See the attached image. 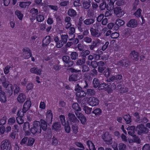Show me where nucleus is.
Returning <instances> with one entry per match:
<instances>
[{
  "label": "nucleus",
  "mask_w": 150,
  "mask_h": 150,
  "mask_svg": "<svg viewBox=\"0 0 150 150\" xmlns=\"http://www.w3.org/2000/svg\"><path fill=\"white\" fill-rule=\"evenodd\" d=\"M40 125V123L39 121H36L34 122L33 127L30 129L31 132L33 134H39L42 131Z\"/></svg>",
  "instance_id": "nucleus-1"
},
{
  "label": "nucleus",
  "mask_w": 150,
  "mask_h": 150,
  "mask_svg": "<svg viewBox=\"0 0 150 150\" xmlns=\"http://www.w3.org/2000/svg\"><path fill=\"white\" fill-rule=\"evenodd\" d=\"M1 150H10L11 145L9 141L7 139L4 140L1 142Z\"/></svg>",
  "instance_id": "nucleus-2"
},
{
  "label": "nucleus",
  "mask_w": 150,
  "mask_h": 150,
  "mask_svg": "<svg viewBox=\"0 0 150 150\" xmlns=\"http://www.w3.org/2000/svg\"><path fill=\"white\" fill-rule=\"evenodd\" d=\"M68 121L70 122V124H78L79 120L77 119L75 115L71 112H69L68 114Z\"/></svg>",
  "instance_id": "nucleus-3"
},
{
  "label": "nucleus",
  "mask_w": 150,
  "mask_h": 150,
  "mask_svg": "<svg viewBox=\"0 0 150 150\" xmlns=\"http://www.w3.org/2000/svg\"><path fill=\"white\" fill-rule=\"evenodd\" d=\"M136 130L137 131L139 135L142 134L147 133L149 132V130L147 128L145 127L143 124H141L138 125L136 128Z\"/></svg>",
  "instance_id": "nucleus-4"
},
{
  "label": "nucleus",
  "mask_w": 150,
  "mask_h": 150,
  "mask_svg": "<svg viewBox=\"0 0 150 150\" xmlns=\"http://www.w3.org/2000/svg\"><path fill=\"white\" fill-rule=\"evenodd\" d=\"M89 104L91 106H94L98 105L99 103L98 99L94 97H90L88 99Z\"/></svg>",
  "instance_id": "nucleus-5"
},
{
  "label": "nucleus",
  "mask_w": 150,
  "mask_h": 150,
  "mask_svg": "<svg viewBox=\"0 0 150 150\" xmlns=\"http://www.w3.org/2000/svg\"><path fill=\"white\" fill-rule=\"evenodd\" d=\"M114 12L117 16L119 17H122L125 13V11L122 10L120 7L115 8L114 9Z\"/></svg>",
  "instance_id": "nucleus-6"
},
{
  "label": "nucleus",
  "mask_w": 150,
  "mask_h": 150,
  "mask_svg": "<svg viewBox=\"0 0 150 150\" xmlns=\"http://www.w3.org/2000/svg\"><path fill=\"white\" fill-rule=\"evenodd\" d=\"M31 105V102L30 100H27L24 103L22 110L21 112L25 113L29 109Z\"/></svg>",
  "instance_id": "nucleus-7"
},
{
  "label": "nucleus",
  "mask_w": 150,
  "mask_h": 150,
  "mask_svg": "<svg viewBox=\"0 0 150 150\" xmlns=\"http://www.w3.org/2000/svg\"><path fill=\"white\" fill-rule=\"evenodd\" d=\"M24 114L23 112H21V111H18V112L17 115L18 116L16 118V120L19 125L22 124L24 122V120L22 117L24 116Z\"/></svg>",
  "instance_id": "nucleus-8"
},
{
  "label": "nucleus",
  "mask_w": 150,
  "mask_h": 150,
  "mask_svg": "<svg viewBox=\"0 0 150 150\" xmlns=\"http://www.w3.org/2000/svg\"><path fill=\"white\" fill-rule=\"evenodd\" d=\"M78 74H73L69 77V81L70 82H74L80 79Z\"/></svg>",
  "instance_id": "nucleus-9"
},
{
  "label": "nucleus",
  "mask_w": 150,
  "mask_h": 150,
  "mask_svg": "<svg viewBox=\"0 0 150 150\" xmlns=\"http://www.w3.org/2000/svg\"><path fill=\"white\" fill-rule=\"evenodd\" d=\"M102 138L106 144H109L111 143V142L112 140V138L110 135L108 133H105L103 136H102Z\"/></svg>",
  "instance_id": "nucleus-10"
},
{
  "label": "nucleus",
  "mask_w": 150,
  "mask_h": 150,
  "mask_svg": "<svg viewBox=\"0 0 150 150\" xmlns=\"http://www.w3.org/2000/svg\"><path fill=\"white\" fill-rule=\"evenodd\" d=\"M75 114L77 117L80 120L81 123L84 124L86 121V117L82 114L78 112H75Z\"/></svg>",
  "instance_id": "nucleus-11"
},
{
  "label": "nucleus",
  "mask_w": 150,
  "mask_h": 150,
  "mask_svg": "<svg viewBox=\"0 0 150 150\" xmlns=\"http://www.w3.org/2000/svg\"><path fill=\"white\" fill-rule=\"evenodd\" d=\"M54 40L56 43V47L57 48H60L65 44L61 40H59V39L57 36L55 37L54 38Z\"/></svg>",
  "instance_id": "nucleus-12"
},
{
  "label": "nucleus",
  "mask_w": 150,
  "mask_h": 150,
  "mask_svg": "<svg viewBox=\"0 0 150 150\" xmlns=\"http://www.w3.org/2000/svg\"><path fill=\"white\" fill-rule=\"evenodd\" d=\"M30 71L32 73L40 75L41 74L42 69L40 68H38L37 67H33L30 69Z\"/></svg>",
  "instance_id": "nucleus-13"
},
{
  "label": "nucleus",
  "mask_w": 150,
  "mask_h": 150,
  "mask_svg": "<svg viewBox=\"0 0 150 150\" xmlns=\"http://www.w3.org/2000/svg\"><path fill=\"white\" fill-rule=\"evenodd\" d=\"M6 100V97L5 96V93L2 90V87L0 86V101L4 103Z\"/></svg>",
  "instance_id": "nucleus-14"
},
{
  "label": "nucleus",
  "mask_w": 150,
  "mask_h": 150,
  "mask_svg": "<svg viewBox=\"0 0 150 150\" xmlns=\"http://www.w3.org/2000/svg\"><path fill=\"white\" fill-rule=\"evenodd\" d=\"M137 21L134 19L130 20L127 24L128 27L132 28L135 27L137 26Z\"/></svg>",
  "instance_id": "nucleus-15"
},
{
  "label": "nucleus",
  "mask_w": 150,
  "mask_h": 150,
  "mask_svg": "<svg viewBox=\"0 0 150 150\" xmlns=\"http://www.w3.org/2000/svg\"><path fill=\"white\" fill-rule=\"evenodd\" d=\"M52 129L57 132H59L61 129L60 124L59 122L53 123L52 125Z\"/></svg>",
  "instance_id": "nucleus-16"
},
{
  "label": "nucleus",
  "mask_w": 150,
  "mask_h": 150,
  "mask_svg": "<svg viewBox=\"0 0 150 150\" xmlns=\"http://www.w3.org/2000/svg\"><path fill=\"white\" fill-rule=\"evenodd\" d=\"M90 31L91 35L94 37H99L101 35L100 33H98L96 30H94L93 28H90Z\"/></svg>",
  "instance_id": "nucleus-17"
},
{
  "label": "nucleus",
  "mask_w": 150,
  "mask_h": 150,
  "mask_svg": "<svg viewBox=\"0 0 150 150\" xmlns=\"http://www.w3.org/2000/svg\"><path fill=\"white\" fill-rule=\"evenodd\" d=\"M130 55L131 58L135 61L139 59V55L138 53L134 50L132 52Z\"/></svg>",
  "instance_id": "nucleus-18"
},
{
  "label": "nucleus",
  "mask_w": 150,
  "mask_h": 150,
  "mask_svg": "<svg viewBox=\"0 0 150 150\" xmlns=\"http://www.w3.org/2000/svg\"><path fill=\"white\" fill-rule=\"evenodd\" d=\"M40 128H42V130L45 131L47 129V122L45 120L41 119L40 122Z\"/></svg>",
  "instance_id": "nucleus-19"
},
{
  "label": "nucleus",
  "mask_w": 150,
  "mask_h": 150,
  "mask_svg": "<svg viewBox=\"0 0 150 150\" xmlns=\"http://www.w3.org/2000/svg\"><path fill=\"white\" fill-rule=\"evenodd\" d=\"M26 99V97L23 93H20L18 97L17 100L21 103H23Z\"/></svg>",
  "instance_id": "nucleus-20"
},
{
  "label": "nucleus",
  "mask_w": 150,
  "mask_h": 150,
  "mask_svg": "<svg viewBox=\"0 0 150 150\" xmlns=\"http://www.w3.org/2000/svg\"><path fill=\"white\" fill-rule=\"evenodd\" d=\"M0 81L3 87L6 88L9 84L8 82L6 80V79L4 76H2L0 79Z\"/></svg>",
  "instance_id": "nucleus-21"
},
{
  "label": "nucleus",
  "mask_w": 150,
  "mask_h": 150,
  "mask_svg": "<svg viewBox=\"0 0 150 150\" xmlns=\"http://www.w3.org/2000/svg\"><path fill=\"white\" fill-rule=\"evenodd\" d=\"M53 118V114L52 111L50 110L47 111L46 112V120L47 121L52 120Z\"/></svg>",
  "instance_id": "nucleus-22"
},
{
  "label": "nucleus",
  "mask_w": 150,
  "mask_h": 150,
  "mask_svg": "<svg viewBox=\"0 0 150 150\" xmlns=\"http://www.w3.org/2000/svg\"><path fill=\"white\" fill-rule=\"evenodd\" d=\"M102 26L100 23H96L93 24L92 26L91 27V28H93L94 29L96 30L98 32L100 30Z\"/></svg>",
  "instance_id": "nucleus-23"
},
{
  "label": "nucleus",
  "mask_w": 150,
  "mask_h": 150,
  "mask_svg": "<svg viewBox=\"0 0 150 150\" xmlns=\"http://www.w3.org/2000/svg\"><path fill=\"white\" fill-rule=\"evenodd\" d=\"M90 51L88 50H86L85 51L83 50L80 53V55L82 58L86 60V56L89 54Z\"/></svg>",
  "instance_id": "nucleus-24"
},
{
  "label": "nucleus",
  "mask_w": 150,
  "mask_h": 150,
  "mask_svg": "<svg viewBox=\"0 0 150 150\" xmlns=\"http://www.w3.org/2000/svg\"><path fill=\"white\" fill-rule=\"evenodd\" d=\"M23 53H26L28 54L27 56H26L27 58H29L31 56L32 53L30 50L28 48L26 47L23 48L22 50Z\"/></svg>",
  "instance_id": "nucleus-25"
},
{
  "label": "nucleus",
  "mask_w": 150,
  "mask_h": 150,
  "mask_svg": "<svg viewBox=\"0 0 150 150\" xmlns=\"http://www.w3.org/2000/svg\"><path fill=\"white\" fill-rule=\"evenodd\" d=\"M72 107L75 110V113L76 112H79L81 110V109L79 105L76 103H75L72 105Z\"/></svg>",
  "instance_id": "nucleus-26"
},
{
  "label": "nucleus",
  "mask_w": 150,
  "mask_h": 150,
  "mask_svg": "<svg viewBox=\"0 0 150 150\" xmlns=\"http://www.w3.org/2000/svg\"><path fill=\"white\" fill-rule=\"evenodd\" d=\"M91 1L90 0H88L84 1L83 3V7L86 9H88L91 6Z\"/></svg>",
  "instance_id": "nucleus-27"
},
{
  "label": "nucleus",
  "mask_w": 150,
  "mask_h": 150,
  "mask_svg": "<svg viewBox=\"0 0 150 150\" xmlns=\"http://www.w3.org/2000/svg\"><path fill=\"white\" fill-rule=\"evenodd\" d=\"M86 95V93L82 90L76 93V96L79 98L84 97Z\"/></svg>",
  "instance_id": "nucleus-28"
},
{
  "label": "nucleus",
  "mask_w": 150,
  "mask_h": 150,
  "mask_svg": "<svg viewBox=\"0 0 150 150\" xmlns=\"http://www.w3.org/2000/svg\"><path fill=\"white\" fill-rule=\"evenodd\" d=\"M31 3V2L30 1L25 2H20L19 3V6L21 8H25L26 6H29Z\"/></svg>",
  "instance_id": "nucleus-29"
},
{
  "label": "nucleus",
  "mask_w": 150,
  "mask_h": 150,
  "mask_svg": "<svg viewBox=\"0 0 150 150\" xmlns=\"http://www.w3.org/2000/svg\"><path fill=\"white\" fill-rule=\"evenodd\" d=\"M94 20L93 18L86 19L83 21L84 23L87 25H91L94 22Z\"/></svg>",
  "instance_id": "nucleus-30"
},
{
  "label": "nucleus",
  "mask_w": 150,
  "mask_h": 150,
  "mask_svg": "<svg viewBox=\"0 0 150 150\" xmlns=\"http://www.w3.org/2000/svg\"><path fill=\"white\" fill-rule=\"evenodd\" d=\"M87 144L88 145L90 150H96L95 146L92 142L91 141H88Z\"/></svg>",
  "instance_id": "nucleus-31"
},
{
  "label": "nucleus",
  "mask_w": 150,
  "mask_h": 150,
  "mask_svg": "<svg viewBox=\"0 0 150 150\" xmlns=\"http://www.w3.org/2000/svg\"><path fill=\"white\" fill-rule=\"evenodd\" d=\"M77 124H71V129L73 133L76 134L78 132V127L77 125Z\"/></svg>",
  "instance_id": "nucleus-32"
},
{
  "label": "nucleus",
  "mask_w": 150,
  "mask_h": 150,
  "mask_svg": "<svg viewBox=\"0 0 150 150\" xmlns=\"http://www.w3.org/2000/svg\"><path fill=\"white\" fill-rule=\"evenodd\" d=\"M69 16L71 17H74L76 15V13L75 10L72 9H69L68 12Z\"/></svg>",
  "instance_id": "nucleus-33"
},
{
  "label": "nucleus",
  "mask_w": 150,
  "mask_h": 150,
  "mask_svg": "<svg viewBox=\"0 0 150 150\" xmlns=\"http://www.w3.org/2000/svg\"><path fill=\"white\" fill-rule=\"evenodd\" d=\"M51 37L50 36H46L43 40V43L47 45L49 44L51 41Z\"/></svg>",
  "instance_id": "nucleus-34"
},
{
  "label": "nucleus",
  "mask_w": 150,
  "mask_h": 150,
  "mask_svg": "<svg viewBox=\"0 0 150 150\" xmlns=\"http://www.w3.org/2000/svg\"><path fill=\"white\" fill-rule=\"evenodd\" d=\"M123 118L127 124H129L131 122V116L129 115H124Z\"/></svg>",
  "instance_id": "nucleus-35"
},
{
  "label": "nucleus",
  "mask_w": 150,
  "mask_h": 150,
  "mask_svg": "<svg viewBox=\"0 0 150 150\" xmlns=\"http://www.w3.org/2000/svg\"><path fill=\"white\" fill-rule=\"evenodd\" d=\"M122 61L124 67H127L129 64L130 62L128 59L126 57H124L122 59Z\"/></svg>",
  "instance_id": "nucleus-36"
},
{
  "label": "nucleus",
  "mask_w": 150,
  "mask_h": 150,
  "mask_svg": "<svg viewBox=\"0 0 150 150\" xmlns=\"http://www.w3.org/2000/svg\"><path fill=\"white\" fill-rule=\"evenodd\" d=\"M100 89H104L105 90H108L109 87L108 85L106 83H101L99 85Z\"/></svg>",
  "instance_id": "nucleus-37"
},
{
  "label": "nucleus",
  "mask_w": 150,
  "mask_h": 150,
  "mask_svg": "<svg viewBox=\"0 0 150 150\" xmlns=\"http://www.w3.org/2000/svg\"><path fill=\"white\" fill-rule=\"evenodd\" d=\"M86 62V60L82 58V59H78L76 62V64L77 65L81 66L83 64L85 63Z\"/></svg>",
  "instance_id": "nucleus-38"
},
{
  "label": "nucleus",
  "mask_w": 150,
  "mask_h": 150,
  "mask_svg": "<svg viewBox=\"0 0 150 150\" xmlns=\"http://www.w3.org/2000/svg\"><path fill=\"white\" fill-rule=\"evenodd\" d=\"M71 58L72 60H75L77 58L78 56V53L75 52H72L70 55Z\"/></svg>",
  "instance_id": "nucleus-39"
},
{
  "label": "nucleus",
  "mask_w": 150,
  "mask_h": 150,
  "mask_svg": "<svg viewBox=\"0 0 150 150\" xmlns=\"http://www.w3.org/2000/svg\"><path fill=\"white\" fill-rule=\"evenodd\" d=\"M95 91L93 89H88L87 90L86 94L89 96H93L95 93Z\"/></svg>",
  "instance_id": "nucleus-40"
},
{
  "label": "nucleus",
  "mask_w": 150,
  "mask_h": 150,
  "mask_svg": "<svg viewBox=\"0 0 150 150\" xmlns=\"http://www.w3.org/2000/svg\"><path fill=\"white\" fill-rule=\"evenodd\" d=\"M36 19L38 21L42 22L44 20L45 17L43 15L39 14L37 16Z\"/></svg>",
  "instance_id": "nucleus-41"
},
{
  "label": "nucleus",
  "mask_w": 150,
  "mask_h": 150,
  "mask_svg": "<svg viewBox=\"0 0 150 150\" xmlns=\"http://www.w3.org/2000/svg\"><path fill=\"white\" fill-rule=\"evenodd\" d=\"M15 14L20 20L22 19L23 17V15L20 11L18 10H16L15 12Z\"/></svg>",
  "instance_id": "nucleus-42"
},
{
  "label": "nucleus",
  "mask_w": 150,
  "mask_h": 150,
  "mask_svg": "<svg viewBox=\"0 0 150 150\" xmlns=\"http://www.w3.org/2000/svg\"><path fill=\"white\" fill-rule=\"evenodd\" d=\"M125 23L124 21L120 19H117L115 22L116 24L118 26H121L123 25Z\"/></svg>",
  "instance_id": "nucleus-43"
},
{
  "label": "nucleus",
  "mask_w": 150,
  "mask_h": 150,
  "mask_svg": "<svg viewBox=\"0 0 150 150\" xmlns=\"http://www.w3.org/2000/svg\"><path fill=\"white\" fill-rule=\"evenodd\" d=\"M92 109V108H90L86 106H84L83 108V110L85 113L87 114H89L91 113Z\"/></svg>",
  "instance_id": "nucleus-44"
},
{
  "label": "nucleus",
  "mask_w": 150,
  "mask_h": 150,
  "mask_svg": "<svg viewBox=\"0 0 150 150\" xmlns=\"http://www.w3.org/2000/svg\"><path fill=\"white\" fill-rule=\"evenodd\" d=\"M27 145L28 146H32L35 142V139L33 138H30L28 140Z\"/></svg>",
  "instance_id": "nucleus-45"
},
{
  "label": "nucleus",
  "mask_w": 150,
  "mask_h": 150,
  "mask_svg": "<svg viewBox=\"0 0 150 150\" xmlns=\"http://www.w3.org/2000/svg\"><path fill=\"white\" fill-rule=\"evenodd\" d=\"M30 124L28 122H26L24 123L23 125V129L24 131H28L29 129Z\"/></svg>",
  "instance_id": "nucleus-46"
},
{
  "label": "nucleus",
  "mask_w": 150,
  "mask_h": 150,
  "mask_svg": "<svg viewBox=\"0 0 150 150\" xmlns=\"http://www.w3.org/2000/svg\"><path fill=\"white\" fill-rule=\"evenodd\" d=\"M93 82L94 85V86L95 87H97L99 85V80L96 78L94 79Z\"/></svg>",
  "instance_id": "nucleus-47"
},
{
  "label": "nucleus",
  "mask_w": 150,
  "mask_h": 150,
  "mask_svg": "<svg viewBox=\"0 0 150 150\" xmlns=\"http://www.w3.org/2000/svg\"><path fill=\"white\" fill-rule=\"evenodd\" d=\"M64 129L65 131L67 133H69L71 131V128L70 127L69 125L68 124H65V125H64Z\"/></svg>",
  "instance_id": "nucleus-48"
},
{
  "label": "nucleus",
  "mask_w": 150,
  "mask_h": 150,
  "mask_svg": "<svg viewBox=\"0 0 150 150\" xmlns=\"http://www.w3.org/2000/svg\"><path fill=\"white\" fill-rule=\"evenodd\" d=\"M118 147L119 150H125L126 145L123 143H120L119 144Z\"/></svg>",
  "instance_id": "nucleus-49"
},
{
  "label": "nucleus",
  "mask_w": 150,
  "mask_h": 150,
  "mask_svg": "<svg viewBox=\"0 0 150 150\" xmlns=\"http://www.w3.org/2000/svg\"><path fill=\"white\" fill-rule=\"evenodd\" d=\"M133 140L134 142H136L137 144H140L141 142V140L136 135H134L133 137Z\"/></svg>",
  "instance_id": "nucleus-50"
},
{
  "label": "nucleus",
  "mask_w": 150,
  "mask_h": 150,
  "mask_svg": "<svg viewBox=\"0 0 150 150\" xmlns=\"http://www.w3.org/2000/svg\"><path fill=\"white\" fill-rule=\"evenodd\" d=\"M142 10L141 9L139 8L138 10L135 12L134 15L137 18L139 17L141 15V13Z\"/></svg>",
  "instance_id": "nucleus-51"
},
{
  "label": "nucleus",
  "mask_w": 150,
  "mask_h": 150,
  "mask_svg": "<svg viewBox=\"0 0 150 150\" xmlns=\"http://www.w3.org/2000/svg\"><path fill=\"white\" fill-rule=\"evenodd\" d=\"M59 118L62 125H65L66 123L65 116L64 115H61L59 116Z\"/></svg>",
  "instance_id": "nucleus-52"
},
{
  "label": "nucleus",
  "mask_w": 150,
  "mask_h": 150,
  "mask_svg": "<svg viewBox=\"0 0 150 150\" xmlns=\"http://www.w3.org/2000/svg\"><path fill=\"white\" fill-rule=\"evenodd\" d=\"M101 112V110L100 108H96L92 111V113H94L96 115H100Z\"/></svg>",
  "instance_id": "nucleus-53"
},
{
  "label": "nucleus",
  "mask_w": 150,
  "mask_h": 150,
  "mask_svg": "<svg viewBox=\"0 0 150 150\" xmlns=\"http://www.w3.org/2000/svg\"><path fill=\"white\" fill-rule=\"evenodd\" d=\"M61 40L64 43H66L67 42L68 36L67 35H62L61 36Z\"/></svg>",
  "instance_id": "nucleus-54"
},
{
  "label": "nucleus",
  "mask_w": 150,
  "mask_h": 150,
  "mask_svg": "<svg viewBox=\"0 0 150 150\" xmlns=\"http://www.w3.org/2000/svg\"><path fill=\"white\" fill-rule=\"evenodd\" d=\"M111 72V70L110 69L107 68L104 72V74L107 77H108Z\"/></svg>",
  "instance_id": "nucleus-55"
},
{
  "label": "nucleus",
  "mask_w": 150,
  "mask_h": 150,
  "mask_svg": "<svg viewBox=\"0 0 150 150\" xmlns=\"http://www.w3.org/2000/svg\"><path fill=\"white\" fill-rule=\"evenodd\" d=\"M30 12L32 15L35 16L37 15L38 13V10L37 9H35L34 8H33L31 9Z\"/></svg>",
  "instance_id": "nucleus-56"
},
{
  "label": "nucleus",
  "mask_w": 150,
  "mask_h": 150,
  "mask_svg": "<svg viewBox=\"0 0 150 150\" xmlns=\"http://www.w3.org/2000/svg\"><path fill=\"white\" fill-rule=\"evenodd\" d=\"M114 4L110 2V3L107 5L106 8L108 10H112L114 8Z\"/></svg>",
  "instance_id": "nucleus-57"
},
{
  "label": "nucleus",
  "mask_w": 150,
  "mask_h": 150,
  "mask_svg": "<svg viewBox=\"0 0 150 150\" xmlns=\"http://www.w3.org/2000/svg\"><path fill=\"white\" fill-rule=\"evenodd\" d=\"M75 32V28L74 27H71L69 28V34L71 35H73V37H74V34Z\"/></svg>",
  "instance_id": "nucleus-58"
},
{
  "label": "nucleus",
  "mask_w": 150,
  "mask_h": 150,
  "mask_svg": "<svg viewBox=\"0 0 150 150\" xmlns=\"http://www.w3.org/2000/svg\"><path fill=\"white\" fill-rule=\"evenodd\" d=\"M14 93V94H17L19 91V87L16 84L13 85Z\"/></svg>",
  "instance_id": "nucleus-59"
},
{
  "label": "nucleus",
  "mask_w": 150,
  "mask_h": 150,
  "mask_svg": "<svg viewBox=\"0 0 150 150\" xmlns=\"http://www.w3.org/2000/svg\"><path fill=\"white\" fill-rule=\"evenodd\" d=\"M52 144L53 145L56 146L58 144V141L57 139L54 136L52 138Z\"/></svg>",
  "instance_id": "nucleus-60"
},
{
  "label": "nucleus",
  "mask_w": 150,
  "mask_h": 150,
  "mask_svg": "<svg viewBox=\"0 0 150 150\" xmlns=\"http://www.w3.org/2000/svg\"><path fill=\"white\" fill-rule=\"evenodd\" d=\"M94 12L92 9H88L87 11V15L88 17L92 16L94 15Z\"/></svg>",
  "instance_id": "nucleus-61"
},
{
  "label": "nucleus",
  "mask_w": 150,
  "mask_h": 150,
  "mask_svg": "<svg viewBox=\"0 0 150 150\" xmlns=\"http://www.w3.org/2000/svg\"><path fill=\"white\" fill-rule=\"evenodd\" d=\"M6 117L4 116L2 119L0 120V125H3L6 124Z\"/></svg>",
  "instance_id": "nucleus-62"
},
{
  "label": "nucleus",
  "mask_w": 150,
  "mask_h": 150,
  "mask_svg": "<svg viewBox=\"0 0 150 150\" xmlns=\"http://www.w3.org/2000/svg\"><path fill=\"white\" fill-rule=\"evenodd\" d=\"M83 40L86 42L88 43H90L91 42L92 39L91 38L86 36L84 38Z\"/></svg>",
  "instance_id": "nucleus-63"
},
{
  "label": "nucleus",
  "mask_w": 150,
  "mask_h": 150,
  "mask_svg": "<svg viewBox=\"0 0 150 150\" xmlns=\"http://www.w3.org/2000/svg\"><path fill=\"white\" fill-rule=\"evenodd\" d=\"M16 122L15 118L14 117H12L10 118L8 121V123L10 125H13Z\"/></svg>",
  "instance_id": "nucleus-64"
}]
</instances>
